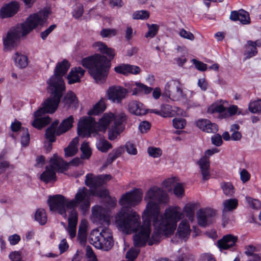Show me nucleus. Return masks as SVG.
<instances>
[{"mask_svg":"<svg viewBox=\"0 0 261 261\" xmlns=\"http://www.w3.org/2000/svg\"><path fill=\"white\" fill-rule=\"evenodd\" d=\"M144 200L147 204L142 216L143 223L140 226L139 231L133 237L134 245L137 247H143L146 243L151 246L159 243L162 236L173 234L177 222L182 216L178 206H170L160 215V205L167 204L169 199L167 193L157 186L147 191Z\"/></svg>","mask_w":261,"mask_h":261,"instance_id":"obj_1","label":"nucleus"},{"mask_svg":"<svg viewBox=\"0 0 261 261\" xmlns=\"http://www.w3.org/2000/svg\"><path fill=\"white\" fill-rule=\"evenodd\" d=\"M69 67L70 64L65 59L57 64L54 75L47 81L48 89L50 92V95L44 101L42 107L34 113V120L32 123L33 127L41 129L50 123V117L45 116V114H52L58 108L60 99L65 90L62 76L66 73Z\"/></svg>","mask_w":261,"mask_h":261,"instance_id":"obj_2","label":"nucleus"},{"mask_svg":"<svg viewBox=\"0 0 261 261\" xmlns=\"http://www.w3.org/2000/svg\"><path fill=\"white\" fill-rule=\"evenodd\" d=\"M125 120L126 116L123 113H105L97 123L92 117H83L78 123V134L83 137H89L92 134L95 136L97 130L106 132L108 126L112 124L109 128L108 137L110 140L113 141L124 129Z\"/></svg>","mask_w":261,"mask_h":261,"instance_id":"obj_3","label":"nucleus"},{"mask_svg":"<svg viewBox=\"0 0 261 261\" xmlns=\"http://www.w3.org/2000/svg\"><path fill=\"white\" fill-rule=\"evenodd\" d=\"M143 191L141 189H135L123 194L119 201L122 206L120 211L115 217V224L117 227L123 232L129 234L132 232L135 233L139 231L141 226L139 215L126 206H134L142 199Z\"/></svg>","mask_w":261,"mask_h":261,"instance_id":"obj_4","label":"nucleus"},{"mask_svg":"<svg viewBox=\"0 0 261 261\" xmlns=\"http://www.w3.org/2000/svg\"><path fill=\"white\" fill-rule=\"evenodd\" d=\"M81 64L89 69L90 74L97 83L105 81L110 67V61L106 57L97 54L83 59Z\"/></svg>","mask_w":261,"mask_h":261,"instance_id":"obj_5","label":"nucleus"},{"mask_svg":"<svg viewBox=\"0 0 261 261\" xmlns=\"http://www.w3.org/2000/svg\"><path fill=\"white\" fill-rule=\"evenodd\" d=\"M89 242L95 248L108 251L114 244L112 232L108 228H99L93 229L89 236Z\"/></svg>","mask_w":261,"mask_h":261,"instance_id":"obj_6","label":"nucleus"},{"mask_svg":"<svg viewBox=\"0 0 261 261\" xmlns=\"http://www.w3.org/2000/svg\"><path fill=\"white\" fill-rule=\"evenodd\" d=\"M47 17L48 13L46 11H40L31 15L21 25L22 35L25 36L36 27L43 25Z\"/></svg>","mask_w":261,"mask_h":261,"instance_id":"obj_7","label":"nucleus"},{"mask_svg":"<svg viewBox=\"0 0 261 261\" xmlns=\"http://www.w3.org/2000/svg\"><path fill=\"white\" fill-rule=\"evenodd\" d=\"M69 203L70 200L62 195L50 196L48 199L50 210L58 212L64 218H67L66 208H72Z\"/></svg>","mask_w":261,"mask_h":261,"instance_id":"obj_8","label":"nucleus"},{"mask_svg":"<svg viewBox=\"0 0 261 261\" xmlns=\"http://www.w3.org/2000/svg\"><path fill=\"white\" fill-rule=\"evenodd\" d=\"M69 204L72 208L79 205L80 209L85 213L89 207V194L88 189L85 187L78 189L74 199L70 200Z\"/></svg>","mask_w":261,"mask_h":261,"instance_id":"obj_9","label":"nucleus"},{"mask_svg":"<svg viewBox=\"0 0 261 261\" xmlns=\"http://www.w3.org/2000/svg\"><path fill=\"white\" fill-rule=\"evenodd\" d=\"M163 95L173 101L179 100L183 96L181 84L180 82L175 80L168 82L165 86Z\"/></svg>","mask_w":261,"mask_h":261,"instance_id":"obj_10","label":"nucleus"},{"mask_svg":"<svg viewBox=\"0 0 261 261\" xmlns=\"http://www.w3.org/2000/svg\"><path fill=\"white\" fill-rule=\"evenodd\" d=\"M238 109V107L236 105H232L226 109L223 106V103L216 102L208 107L207 112L210 114L218 113L220 118L225 119L235 115Z\"/></svg>","mask_w":261,"mask_h":261,"instance_id":"obj_11","label":"nucleus"},{"mask_svg":"<svg viewBox=\"0 0 261 261\" xmlns=\"http://www.w3.org/2000/svg\"><path fill=\"white\" fill-rule=\"evenodd\" d=\"M111 178L112 176L110 174H102L96 176L92 173H88L86 176L85 184L92 190H94L107 183Z\"/></svg>","mask_w":261,"mask_h":261,"instance_id":"obj_12","label":"nucleus"},{"mask_svg":"<svg viewBox=\"0 0 261 261\" xmlns=\"http://www.w3.org/2000/svg\"><path fill=\"white\" fill-rule=\"evenodd\" d=\"M219 151V149L216 148L207 149L204 152V156L198 161V164L200 167L203 180H207L210 175L209 171L210 161L208 158L213 154L218 153Z\"/></svg>","mask_w":261,"mask_h":261,"instance_id":"obj_13","label":"nucleus"},{"mask_svg":"<svg viewBox=\"0 0 261 261\" xmlns=\"http://www.w3.org/2000/svg\"><path fill=\"white\" fill-rule=\"evenodd\" d=\"M216 214V211L212 208L199 210L197 212L198 225L201 227H206L212 222Z\"/></svg>","mask_w":261,"mask_h":261,"instance_id":"obj_14","label":"nucleus"},{"mask_svg":"<svg viewBox=\"0 0 261 261\" xmlns=\"http://www.w3.org/2000/svg\"><path fill=\"white\" fill-rule=\"evenodd\" d=\"M91 220L93 222L96 223H108L110 221L108 212L101 206H95L92 208Z\"/></svg>","mask_w":261,"mask_h":261,"instance_id":"obj_15","label":"nucleus"},{"mask_svg":"<svg viewBox=\"0 0 261 261\" xmlns=\"http://www.w3.org/2000/svg\"><path fill=\"white\" fill-rule=\"evenodd\" d=\"M127 91L126 89L119 86H112L107 91L108 98L114 102H120L123 99Z\"/></svg>","mask_w":261,"mask_h":261,"instance_id":"obj_16","label":"nucleus"},{"mask_svg":"<svg viewBox=\"0 0 261 261\" xmlns=\"http://www.w3.org/2000/svg\"><path fill=\"white\" fill-rule=\"evenodd\" d=\"M229 18L233 21L239 20L241 23L244 25L249 24L251 22L249 13L243 9L231 11Z\"/></svg>","mask_w":261,"mask_h":261,"instance_id":"obj_17","label":"nucleus"},{"mask_svg":"<svg viewBox=\"0 0 261 261\" xmlns=\"http://www.w3.org/2000/svg\"><path fill=\"white\" fill-rule=\"evenodd\" d=\"M21 32L13 29L9 31L6 37L3 39V44L5 47L7 48H11L13 47L21 35Z\"/></svg>","mask_w":261,"mask_h":261,"instance_id":"obj_18","label":"nucleus"},{"mask_svg":"<svg viewBox=\"0 0 261 261\" xmlns=\"http://www.w3.org/2000/svg\"><path fill=\"white\" fill-rule=\"evenodd\" d=\"M191 230L188 221L183 219L179 223L176 233L179 239L186 241L189 237Z\"/></svg>","mask_w":261,"mask_h":261,"instance_id":"obj_19","label":"nucleus"},{"mask_svg":"<svg viewBox=\"0 0 261 261\" xmlns=\"http://www.w3.org/2000/svg\"><path fill=\"white\" fill-rule=\"evenodd\" d=\"M19 9V4L16 2H12L3 7L0 10L2 18L10 17L17 13Z\"/></svg>","mask_w":261,"mask_h":261,"instance_id":"obj_20","label":"nucleus"},{"mask_svg":"<svg viewBox=\"0 0 261 261\" xmlns=\"http://www.w3.org/2000/svg\"><path fill=\"white\" fill-rule=\"evenodd\" d=\"M238 240V237L232 234L224 236L217 242L218 246L220 249L226 250L233 247Z\"/></svg>","mask_w":261,"mask_h":261,"instance_id":"obj_21","label":"nucleus"},{"mask_svg":"<svg viewBox=\"0 0 261 261\" xmlns=\"http://www.w3.org/2000/svg\"><path fill=\"white\" fill-rule=\"evenodd\" d=\"M50 166L49 167L53 169L55 171L61 170L63 171L66 170L69 164L64 162L63 160L60 158L57 154H54L53 156L50 159Z\"/></svg>","mask_w":261,"mask_h":261,"instance_id":"obj_22","label":"nucleus"},{"mask_svg":"<svg viewBox=\"0 0 261 261\" xmlns=\"http://www.w3.org/2000/svg\"><path fill=\"white\" fill-rule=\"evenodd\" d=\"M129 112L137 116L144 115L147 113V110L141 102L138 101H132L128 105Z\"/></svg>","mask_w":261,"mask_h":261,"instance_id":"obj_23","label":"nucleus"},{"mask_svg":"<svg viewBox=\"0 0 261 261\" xmlns=\"http://www.w3.org/2000/svg\"><path fill=\"white\" fill-rule=\"evenodd\" d=\"M198 206L199 204L197 202H189L186 204L183 207L182 210L181 209V211L182 213V216L180 219H182L184 218V213L189 221L193 222L195 218V211Z\"/></svg>","mask_w":261,"mask_h":261,"instance_id":"obj_24","label":"nucleus"},{"mask_svg":"<svg viewBox=\"0 0 261 261\" xmlns=\"http://www.w3.org/2000/svg\"><path fill=\"white\" fill-rule=\"evenodd\" d=\"M93 47L101 53L107 55L110 60H112L115 56V50L112 48L108 47L102 42H96L93 44Z\"/></svg>","mask_w":261,"mask_h":261,"instance_id":"obj_25","label":"nucleus"},{"mask_svg":"<svg viewBox=\"0 0 261 261\" xmlns=\"http://www.w3.org/2000/svg\"><path fill=\"white\" fill-rule=\"evenodd\" d=\"M85 70L81 67H75L72 69L68 75V83L70 84L79 82L80 79L84 74Z\"/></svg>","mask_w":261,"mask_h":261,"instance_id":"obj_26","label":"nucleus"},{"mask_svg":"<svg viewBox=\"0 0 261 261\" xmlns=\"http://www.w3.org/2000/svg\"><path fill=\"white\" fill-rule=\"evenodd\" d=\"M40 179L45 183L54 182L56 180V171L51 168L46 167L45 171L41 174Z\"/></svg>","mask_w":261,"mask_h":261,"instance_id":"obj_27","label":"nucleus"},{"mask_svg":"<svg viewBox=\"0 0 261 261\" xmlns=\"http://www.w3.org/2000/svg\"><path fill=\"white\" fill-rule=\"evenodd\" d=\"M79 138L75 137L70 142L67 147L64 149L65 155L66 157L72 156L78 150Z\"/></svg>","mask_w":261,"mask_h":261,"instance_id":"obj_28","label":"nucleus"},{"mask_svg":"<svg viewBox=\"0 0 261 261\" xmlns=\"http://www.w3.org/2000/svg\"><path fill=\"white\" fill-rule=\"evenodd\" d=\"M73 122V117L72 116H70L64 119L57 129V135H60L70 129L72 126Z\"/></svg>","mask_w":261,"mask_h":261,"instance_id":"obj_29","label":"nucleus"},{"mask_svg":"<svg viewBox=\"0 0 261 261\" xmlns=\"http://www.w3.org/2000/svg\"><path fill=\"white\" fill-rule=\"evenodd\" d=\"M124 147L120 146L117 148L113 150L109 154L108 158L104 163L105 166H107L113 162L117 158L120 156L124 152Z\"/></svg>","mask_w":261,"mask_h":261,"instance_id":"obj_30","label":"nucleus"},{"mask_svg":"<svg viewBox=\"0 0 261 261\" xmlns=\"http://www.w3.org/2000/svg\"><path fill=\"white\" fill-rule=\"evenodd\" d=\"M59 122L58 120L55 121L46 130L45 137L48 141L54 142L55 141V134L57 135V130L56 127Z\"/></svg>","mask_w":261,"mask_h":261,"instance_id":"obj_31","label":"nucleus"},{"mask_svg":"<svg viewBox=\"0 0 261 261\" xmlns=\"http://www.w3.org/2000/svg\"><path fill=\"white\" fill-rule=\"evenodd\" d=\"M17 66L21 68H25L28 64V58L26 56L16 53L13 57Z\"/></svg>","mask_w":261,"mask_h":261,"instance_id":"obj_32","label":"nucleus"},{"mask_svg":"<svg viewBox=\"0 0 261 261\" xmlns=\"http://www.w3.org/2000/svg\"><path fill=\"white\" fill-rule=\"evenodd\" d=\"M106 108V103L104 99H101L96 103L93 108L89 111V115H98L103 112Z\"/></svg>","mask_w":261,"mask_h":261,"instance_id":"obj_33","label":"nucleus"},{"mask_svg":"<svg viewBox=\"0 0 261 261\" xmlns=\"http://www.w3.org/2000/svg\"><path fill=\"white\" fill-rule=\"evenodd\" d=\"M223 211L231 212L236 210L238 205V200L236 198L225 200L223 202Z\"/></svg>","mask_w":261,"mask_h":261,"instance_id":"obj_34","label":"nucleus"},{"mask_svg":"<svg viewBox=\"0 0 261 261\" xmlns=\"http://www.w3.org/2000/svg\"><path fill=\"white\" fill-rule=\"evenodd\" d=\"M152 91V88L141 83L140 82L136 83V88L134 90L133 95H136L138 94L143 93L145 94H149Z\"/></svg>","mask_w":261,"mask_h":261,"instance_id":"obj_35","label":"nucleus"},{"mask_svg":"<svg viewBox=\"0 0 261 261\" xmlns=\"http://www.w3.org/2000/svg\"><path fill=\"white\" fill-rule=\"evenodd\" d=\"M35 219L40 225L45 224L47 222V218L45 210L42 208L37 210L35 215Z\"/></svg>","mask_w":261,"mask_h":261,"instance_id":"obj_36","label":"nucleus"},{"mask_svg":"<svg viewBox=\"0 0 261 261\" xmlns=\"http://www.w3.org/2000/svg\"><path fill=\"white\" fill-rule=\"evenodd\" d=\"M96 147L101 152H106L112 147V146L107 140L100 138L96 142Z\"/></svg>","mask_w":261,"mask_h":261,"instance_id":"obj_37","label":"nucleus"},{"mask_svg":"<svg viewBox=\"0 0 261 261\" xmlns=\"http://www.w3.org/2000/svg\"><path fill=\"white\" fill-rule=\"evenodd\" d=\"M64 102L68 106L73 105L74 107H76L78 101L75 94L72 91H69L64 97Z\"/></svg>","mask_w":261,"mask_h":261,"instance_id":"obj_38","label":"nucleus"},{"mask_svg":"<svg viewBox=\"0 0 261 261\" xmlns=\"http://www.w3.org/2000/svg\"><path fill=\"white\" fill-rule=\"evenodd\" d=\"M223 193L227 196H232L234 193V189L231 182H223L221 184Z\"/></svg>","mask_w":261,"mask_h":261,"instance_id":"obj_39","label":"nucleus"},{"mask_svg":"<svg viewBox=\"0 0 261 261\" xmlns=\"http://www.w3.org/2000/svg\"><path fill=\"white\" fill-rule=\"evenodd\" d=\"M81 149L82 152L81 158L83 159H89L92 154V150L89 143L87 142H84L81 145Z\"/></svg>","mask_w":261,"mask_h":261,"instance_id":"obj_40","label":"nucleus"},{"mask_svg":"<svg viewBox=\"0 0 261 261\" xmlns=\"http://www.w3.org/2000/svg\"><path fill=\"white\" fill-rule=\"evenodd\" d=\"M146 25L148 29V32L145 34V37L147 38H152L158 34L159 30V25L157 24L147 23Z\"/></svg>","mask_w":261,"mask_h":261,"instance_id":"obj_41","label":"nucleus"},{"mask_svg":"<svg viewBox=\"0 0 261 261\" xmlns=\"http://www.w3.org/2000/svg\"><path fill=\"white\" fill-rule=\"evenodd\" d=\"M70 212L68 218V225L77 226L78 216L74 208H70Z\"/></svg>","mask_w":261,"mask_h":261,"instance_id":"obj_42","label":"nucleus"},{"mask_svg":"<svg viewBox=\"0 0 261 261\" xmlns=\"http://www.w3.org/2000/svg\"><path fill=\"white\" fill-rule=\"evenodd\" d=\"M249 110L253 113H261V99L251 101L249 105Z\"/></svg>","mask_w":261,"mask_h":261,"instance_id":"obj_43","label":"nucleus"},{"mask_svg":"<svg viewBox=\"0 0 261 261\" xmlns=\"http://www.w3.org/2000/svg\"><path fill=\"white\" fill-rule=\"evenodd\" d=\"M245 48L246 50L244 53V55L246 57L245 58V60L255 56L257 53L256 48L254 47L253 46H250L248 43L246 45Z\"/></svg>","mask_w":261,"mask_h":261,"instance_id":"obj_44","label":"nucleus"},{"mask_svg":"<svg viewBox=\"0 0 261 261\" xmlns=\"http://www.w3.org/2000/svg\"><path fill=\"white\" fill-rule=\"evenodd\" d=\"M149 16L148 12L145 10L137 11L133 14V18L134 19H147L149 18Z\"/></svg>","mask_w":261,"mask_h":261,"instance_id":"obj_45","label":"nucleus"},{"mask_svg":"<svg viewBox=\"0 0 261 261\" xmlns=\"http://www.w3.org/2000/svg\"><path fill=\"white\" fill-rule=\"evenodd\" d=\"M147 152L149 156L153 158H159L162 154V150L160 148L154 147H148Z\"/></svg>","mask_w":261,"mask_h":261,"instance_id":"obj_46","label":"nucleus"},{"mask_svg":"<svg viewBox=\"0 0 261 261\" xmlns=\"http://www.w3.org/2000/svg\"><path fill=\"white\" fill-rule=\"evenodd\" d=\"M246 200L250 207L253 209H259L261 206L260 201L256 199H253L250 197H246Z\"/></svg>","mask_w":261,"mask_h":261,"instance_id":"obj_47","label":"nucleus"},{"mask_svg":"<svg viewBox=\"0 0 261 261\" xmlns=\"http://www.w3.org/2000/svg\"><path fill=\"white\" fill-rule=\"evenodd\" d=\"M162 116L163 117H172L173 114L171 111V107L169 105H163L161 106Z\"/></svg>","mask_w":261,"mask_h":261,"instance_id":"obj_48","label":"nucleus"},{"mask_svg":"<svg viewBox=\"0 0 261 261\" xmlns=\"http://www.w3.org/2000/svg\"><path fill=\"white\" fill-rule=\"evenodd\" d=\"M139 252V249L132 248L126 253V257L129 260L133 261L137 257Z\"/></svg>","mask_w":261,"mask_h":261,"instance_id":"obj_49","label":"nucleus"},{"mask_svg":"<svg viewBox=\"0 0 261 261\" xmlns=\"http://www.w3.org/2000/svg\"><path fill=\"white\" fill-rule=\"evenodd\" d=\"M125 148L126 149V152L132 155H136L137 154V149L136 147V146L134 144L127 142L126 143L125 146Z\"/></svg>","mask_w":261,"mask_h":261,"instance_id":"obj_50","label":"nucleus"},{"mask_svg":"<svg viewBox=\"0 0 261 261\" xmlns=\"http://www.w3.org/2000/svg\"><path fill=\"white\" fill-rule=\"evenodd\" d=\"M128 64H121L114 68L116 72L123 75H128Z\"/></svg>","mask_w":261,"mask_h":261,"instance_id":"obj_51","label":"nucleus"},{"mask_svg":"<svg viewBox=\"0 0 261 261\" xmlns=\"http://www.w3.org/2000/svg\"><path fill=\"white\" fill-rule=\"evenodd\" d=\"M177 179L175 177L169 178L163 182V185L167 188V190L170 191L172 189V187L175 186L177 182Z\"/></svg>","mask_w":261,"mask_h":261,"instance_id":"obj_52","label":"nucleus"},{"mask_svg":"<svg viewBox=\"0 0 261 261\" xmlns=\"http://www.w3.org/2000/svg\"><path fill=\"white\" fill-rule=\"evenodd\" d=\"M179 35L181 37L191 41H193L195 39V37L192 33L184 29H181L179 30Z\"/></svg>","mask_w":261,"mask_h":261,"instance_id":"obj_53","label":"nucleus"},{"mask_svg":"<svg viewBox=\"0 0 261 261\" xmlns=\"http://www.w3.org/2000/svg\"><path fill=\"white\" fill-rule=\"evenodd\" d=\"M116 34L117 31L114 29H102L100 32V35L102 37L114 36Z\"/></svg>","mask_w":261,"mask_h":261,"instance_id":"obj_54","label":"nucleus"},{"mask_svg":"<svg viewBox=\"0 0 261 261\" xmlns=\"http://www.w3.org/2000/svg\"><path fill=\"white\" fill-rule=\"evenodd\" d=\"M186 124V120L183 118H175L173 120V126L177 129L184 128Z\"/></svg>","mask_w":261,"mask_h":261,"instance_id":"obj_55","label":"nucleus"},{"mask_svg":"<svg viewBox=\"0 0 261 261\" xmlns=\"http://www.w3.org/2000/svg\"><path fill=\"white\" fill-rule=\"evenodd\" d=\"M22 130L24 135L21 136V142L22 146H27L30 141V135L28 129L23 128Z\"/></svg>","mask_w":261,"mask_h":261,"instance_id":"obj_56","label":"nucleus"},{"mask_svg":"<svg viewBox=\"0 0 261 261\" xmlns=\"http://www.w3.org/2000/svg\"><path fill=\"white\" fill-rule=\"evenodd\" d=\"M206 127L204 129V132L208 133H215L218 130V126L215 123H212L210 120L209 123H207Z\"/></svg>","mask_w":261,"mask_h":261,"instance_id":"obj_57","label":"nucleus"},{"mask_svg":"<svg viewBox=\"0 0 261 261\" xmlns=\"http://www.w3.org/2000/svg\"><path fill=\"white\" fill-rule=\"evenodd\" d=\"M174 193L178 197L182 196L184 194L183 186L179 183H176L173 189Z\"/></svg>","mask_w":261,"mask_h":261,"instance_id":"obj_58","label":"nucleus"},{"mask_svg":"<svg viewBox=\"0 0 261 261\" xmlns=\"http://www.w3.org/2000/svg\"><path fill=\"white\" fill-rule=\"evenodd\" d=\"M86 256L89 261H98L96 256L94 253L92 249L89 246L86 247Z\"/></svg>","mask_w":261,"mask_h":261,"instance_id":"obj_59","label":"nucleus"},{"mask_svg":"<svg viewBox=\"0 0 261 261\" xmlns=\"http://www.w3.org/2000/svg\"><path fill=\"white\" fill-rule=\"evenodd\" d=\"M192 62L194 64L196 68L199 71H204L207 69V65L201 61L196 59H193Z\"/></svg>","mask_w":261,"mask_h":261,"instance_id":"obj_60","label":"nucleus"},{"mask_svg":"<svg viewBox=\"0 0 261 261\" xmlns=\"http://www.w3.org/2000/svg\"><path fill=\"white\" fill-rule=\"evenodd\" d=\"M83 13V7L82 5L79 4L75 6L72 12L73 16L76 18H80Z\"/></svg>","mask_w":261,"mask_h":261,"instance_id":"obj_61","label":"nucleus"},{"mask_svg":"<svg viewBox=\"0 0 261 261\" xmlns=\"http://www.w3.org/2000/svg\"><path fill=\"white\" fill-rule=\"evenodd\" d=\"M212 143L217 146H220L223 143L222 137L220 135L217 134L211 138Z\"/></svg>","mask_w":261,"mask_h":261,"instance_id":"obj_62","label":"nucleus"},{"mask_svg":"<svg viewBox=\"0 0 261 261\" xmlns=\"http://www.w3.org/2000/svg\"><path fill=\"white\" fill-rule=\"evenodd\" d=\"M56 28V24H52L49 26L46 30L41 33V37L44 40L47 36L51 33V32Z\"/></svg>","mask_w":261,"mask_h":261,"instance_id":"obj_63","label":"nucleus"},{"mask_svg":"<svg viewBox=\"0 0 261 261\" xmlns=\"http://www.w3.org/2000/svg\"><path fill=\"white\" fill-rule=\"evenodd\" d=\"M9 258L12 261H22L21 253L19 251H14L9 254Z\"/></svg>","mask_w":261,"mask_h":261,"instance_id":"obj_64","label":"nucleus"}]
</instances>
